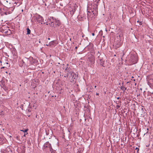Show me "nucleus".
Listing matches in <instances>:
<instances>
[{
	"label": "nucleus",
	"mask_w": 153,
	"mask_h": 153,
	"mask_svg": "<svg viewBox=\"0 0 153 153\" xmlns=\"http://www.w3.org/2000/svg\"><path fill=\"white\" fill-rule=\"evenodd\" d=\"M129 61L131 62V64H134L137 62V57L134 55H131L130 57Z\"/></svg>",
	"instance_id": "4"
},
{
	"label": "nucleus",
	"mask_w": 153,
	"mask_h": 153,
	"mask_svg": "<svg viewBox=\"0 0 153 153\" xmlns=\"http://www.w3.org/2000/svg\"><path fill=\"white\" fill-rule=\"evenodd\" d=\"M2 84L3 85V86H4V82H3L2 83Z\"/></svg>",
	"instance_id": "25"
},
{
	"label": "nucleus",
	"mask_w": 153,
	"mask_h": 153,
	"mask_svg": "<svg viewBox=\"0 0 153 153\" xmlns=\"http://www.w3.org/2000/svg\"><path fill=\"white\" fill-rule=\"evenodd\" d=\"M95 58L93 55H91L88 57V61L89 62V64L91 65L93 64L95 62Z\"/></svg>",
	"instance_id": "5"
},
{
	"label": "nucleus",
	"mask_w": 153,
	"mask_h": 153,
	"mask_svg": "<svg viewBox=\"0 0 153 153\" xmlns=\"http://www.w3.org/2000/svg\"><path fill=\"white\" fill-rule=\"evenodd\" d=\"M117 100H119L120 99V97H117Z\"/></svg>",
	"instance_id": "30"
},
{
	"label": "nucleus",
	"mask_w": 153,
	"mask_h": 153,
	"mask_svg": "<svg viewBox=\"0 0 153 153\" xmlns=\"http://www.w3.org/2000/svg\"><path fill=\"white\" fill-rule=\"evenodd\" d=\"M121 89L122 90H123V91H124L126 89V88L123 85H122L121 87Z\"/></svg>",
	"instance_id": "15"
},
{
	"label": "nucleus",
	"mask_w": 153,
	"mask_h": 153,
	"mask_svg": "<svg viewBox=\"0 0 153 153\" xmlns=\"http://www.w3.org/2000/svg\"><path fill=\"white\" fill-rule=\"evenodd\" d=\"M99 94L98 93H96V95H98Z\"/></svg>",
	"instance_id": "37"
},
{
	"label": "nucleus",
	"mask_w": 153,
	"mask_h": 153,
	"mask_svg": "<svg viewBox=\"0 0 153 153\" xmlns=\"http://www.w3.org/2000/svg\"><path fill=\"white\" fill-rule=\"evenodd\" d=\"M1 10H0V13L1 14V15H3L4 14V11H6L7 8L6 7L4 6V7H3L2 6L1 7Z\"/></svg>",
	"instance_id": "9"
},
{
	"label": "nucleus",
	"mask_w": 153,
	"mask_h": 153,
	"mask_svg": "<svg viewBox=\"0 0 153 153\" xmlns=\"http://www.w3.org/2000/svg\"><path fill=\"white\" fill-rule=\"evenodd\" d=\"M10 66L9 65L8 66V67H9Z\"/></svg>",
	"instance_id": "45"
},
{
	"label": "nucleus",
	"mask_w": 153,
	"mask_h": 153,
	"mask_svg": "<svg viewBox=\"0 0 153 153\" xmlns=\"http://www.w3.org/2000/svg\"><path fill=\"white\" fill-rule=\"evenodd\" d=\"M30 62L32 64L36 63L38 62L37 60L33 59V57H30Z\"/></svg>",
	"instance_id": "11"
},
{
	"label": "nucleus",
	"mask_w": 153,
	"mask_h": 153,
	"mask_svg": "<svg viewBox=\"0 0 153 153\" xmlns=\"http://www.w3.org/2000/svg\"><path fill=\"white\" fill-rule=\"evenodd\" d=\"M96 0H95V1H96Z\"/></svg>",
	"instance_id": "48"
},
{
	"label": "nucleus",
	"mask_w": 153,
	"mask_h": 153,
	"mask_svg": "<svg viewBox=\"0 0 153 153\" xmlns=\"http://www.w3.org/2000/svg\"><path fill=\"white\" fill-rule=\"evenodd\" d=\"M22 62H23V64H24L25 63V62H24V61L23 60H22Z\"/></svg>",
	"instance_id": "31"
},
{
	"label": "nucleus",
	"mask_w": 153,
	"mask_h": 153,
	"mask_svg": "<svg viewBox=\"0 0 153 153\" xmlns=\"http://www.w3.org/2000/svg\"><path fill=\"white\" fill-rule=\"evenodd\" d=\"M77 48V47L76 46V47H75V48L76 49Z\"/></svg>",
	"instance_id": "35"
},
{
	"label": "nucleus",
	"mask_w": 153,
	"mask_h": 153,
	"mask_svg": "<svg viewBox=\"0 0 153 153\" xmlns=\"http://www.w3.org/2000/svg\"><path fill=\"white\" fill-rule=\"evenodd\" d=\"M48 24L50 25L51 27H54V25L53 24V21H51V23H49Z\"/></svg>",
	"instance_id": "17"
},
{
	"label": "nucleus",
	"mask_w": 153,
	"mask_h": 153,
	"mask_svg": "<svg viewBox=\"0 0 153 153\" xmlns=\"http://www.w3.org/2000/svg\"><path fill=\"white\" fill-rule=\"evenodd\" d=\"M6 64H7V65H8V62H6Z\"/></svg>",
	"instance_id": "34"
},
{
	"label": "nucleus",
	"mask_w": 153,
	"mask_h": 153,
	"mask_svg": "<svg viewBox=\"0 0 153 153\" xmlns=\"http://www.w3.org/2000/svg\"><path fill=\"white\" fill-rule=\"evenodd\" d=\"M3 2L4 6L10 8V6H11V4L10 2H8L7 0L6 1H3Z\"/></svg>",
	"instance_id": "8"
},
{
	"label": "nucleus",
	"mask_w": 153,
	"mask_h": 153,
	"mask_svg": "<svg viewBox=\"0 0 153 153\" xmlns=\"http://www.w3.org/2000/svg\"><path fill=\"white\" fill-rule=\"evenodd\" d=\"M7 0H3V1H6Z\"/></svg>",
	"instance_id": "39"
},
{
	"label": "nucleus",
	"mask_w": 153,
	"mask_h": 153,
	"mask_svg": "<svg viewBox=\"0 0 153 153\" xmlns=\"http://www.w3.org/2000/svg\"><path fill=\"white\" fill-rule=\"evenodd\" d=\"M139 25H142V22H139Z\"/></svg>",
	"instance_id": "24"
},
{
	"label": "nucleus",
	"mask_w": 153,
	"mask_h": 153,
	"mask_svg": "<svg viewBox=\"0 0 153 153\" xmlns=\"http://www.w3.org/2000/svg\"><path fill=\"white\" fill-rule=\"evenodd\" d=\"M116 107H117V109H118L120 107V106L118 105H117Z\"/></svg>",
	"instance_id": "23"
},
{
	"label": "nucleus",
	"mask_w": 153,
	"mask_h": 153,
	"mask_svg": "<svg viewBox=\"0 0 153 153\" xmlns=\"http://www.w3.org/2000/svg\"><path fill=\"white\" fill-rule=\"evenodd\" d=\"M28 129H25L23 131L22 130V131H23L24 132H27V131H28Z\"/></svg>",
	"instance_id": "20"
},
{
	"label": "nucleus",
	"mask_w": 153,
	"mask_h": 153,
	"mask_svg": "<svg viewBox=\"0 0 153 153\" xmlns=\"http://www.w3.org/2000/svg\"><path fill=\"white\" fill-rule=\"evenodd\" d=\"M98 53H97V55H98V58L100 61V65L104 67V63L105 62V61L103 60V56H105L104 54L101 55L100 53L99 52H98Z\"/></svg>",
	"instance_id": "1"
},
{
	"label": "nucleus",
	"mask_w": 153,
	"mask_h": 153,
	"mask_svg": "<svg viewBox=\"0 0 153 153\" xmlns=\"http://www.w3.org/2000/svg\"><path fill=\"white\" fill-rule=\"evenodd\" d=\"M50 20H51V19H50V18H49V19H48V20H48V21H49L50 22H51V21Z\"/></svg>",
	"instance_id": "27"
},
{
	"label": "nucleus",
	"mask_w": 153,
	"mask_h": 153,
	"mask_svg": "<svg viewBox=\"0 0 153 153\" xmlns=\"http://www.w3.org/2000/svg\"><path fill=\"white\" fill-rule=\"evenodd\" d=\"M36 19L38 21L42 22L43 20V18L39 15H38L36 17Z\"/></svg>",
	"instance_id": "12"
},
{
	"label": "nucleus",
	"mask_w": 153,
	"mask_h": 153,
	"mask_svg": "<svg viewBox=\"0 0 153 153\" xmlns=\"http://www.w3.org/2000/svg\"><path fill=\"white\" fill-rule=\"evenodd\" d=\"M50 18L51 19H53L54 20H55V19H56V18H54L53 17H50Z\"/></svg>",
	"instance_id": "22"
},
{
	"label": "nucleus",
	"mask_w": 153,
	"mask_h": 153,
	"mask_svg": "<svg viewBox=\"0 0 153 153\" xmlns=\"http://www.w3.org/2000/svg\"><path fill=\"white\" fill-rule=\"evenodd\" d=\"M48 40H50V38H48Z\"/></svg>",
	"instance_id": "38"
},
{
	"label": "nucleus",
	"mask_w": 153,
	"mask_h": 153,
	"mask_svg": "<svg viewBox=\"0 0 153 153\" xmlns=\"http://www.w3.org/2000/svg\"><path fill=\"white\" fill-rule=\"evenodd\" d=\"M4 68V67H2L1 68V69H2V68Z\"/></svg>",
	"instance_id": "33"
},
{
	"label": "nucleus",
	"mask_w": 153,
	"mask_h": 153,
	"mask_svg": "<svg viewBox=\"0 0 153 153\" xmlns=\"http://www.w3.org/2000/svg\"><path fill=\"white\" fill-rule=\"evenodd\" d=\"M55 22L56 23V27H59L61 25V22L59 20L57 19H55Z\"/></svg>",
	"instance_id": "10"
},
{
	"label": "nucleus",
	"mask_w": 153,
	"mask_h": 153,
	"mask_svg": "<svg viewBox=\"0 0 153 153\" xmlns=\"http://www.w3.org/2000/svg\"><path fill=\"white\" fill-rule=\"evenodd\" d=\"M77 153H80V152L79 151H78L77 152Z\"/></svg>",
	"instance_id": "32"
},
{
	"label": "nucleus",
	"mask_w": 153,
	"mask_h": 153,
	"mask_svg": "<svg viewBox=\"0 0 153 153\" xmlns=\"http://www.w3.org/2000/svg\"><path fill=\"white\" fill-rule=\"evenodd\" d=\"M92 35L93 36H94V33H92Z\"/></svg>",
	"instance_id": "26"
},
{
	"label": "nucleus",
	"mask_w": 153,
	"mask_h": 153,
	"mask_svg": "<svg viewBox=\"0 0 153 153\" xmlns=\"http://www.w3.org/2000/svg\"><path fill=\"white\" fill-rule=\"evenodd\" d=\"M10 8L6 7V11H4V13L6 15L11 13L14 9V7L13 6L12 4H11V6H10Z\"/></svg>",
	"instance_id": "3"
},
{
	"label": "nucleus",
	"mask_w": 153,
	"mask_h": 153,
	"mask_svg": "<svg viewBox=\"0 0 153 153\" xmlns=\"http://www.w3.org/2000/svg\"><path fill=\"white\" fill-rule=\"evenodd\" d=\"M28 111H31V110H30V109H28Z\"/></svg>",
	"instance_id": "29"
},
{
	"label": "nucleus",
	"mask_w": 153,
	"mask_h": 153,
	"mask_svg": "<svg viewBox=\"0 0 153 153\" xmlns=\"http://www.w3.org/2000/svg\"><path fill=\"white\" fill-rule=\"evenodd\" d=\"M98 2V1H97L96 3H97Z\"/></svg>",
	"instance_id": "43"
},
{
	"label": "nucleus",
	"mask_w": 153,
	"mask_h": 153,
	"mask_svg": "<svg viewBox=\"0 0 153 153\" xmlns=\"http://www.w3.org/2000/svg\"><path fill=\"white\" fill-rule=\"evenodd\" d=\"M25 136V134H24V136Z\"/></svg>",
	"instance_id": "36"
},
{
	"label": "nucleus",
	"mask_w": 153,
	"mask_h": 153,
	"mask_svg": "<svg viewBox=\"0 0 153 153\" xmlns=\"http://www.w3.org/2000/svg\"><path fill=\"white\" fill-rule=\"evenodd\" d=\"M2 112H3L2 111H1V113L0 114V115H2Z\"/></svg>",
	"instance_id": "28"
},
{
	"label": "nucleus",
	"mask_w": 153,
	"mask_h": 153,
	"mask_svg": "<svg viewBox=\"0 0 153 153\" xmlns=\"http://www.w3.org/2000/svg\"><path fill=\"white\" fill-rule=\"evenodd\" d=\"M135 149L137 150V152H138L139 151V149L137 147H136Z\"/></svg>",
	"instance_id": "21"
},
{
	"label": "nucleus",
	"mask_w": 153,
	"mask_h": 153,
	"mask_svg": "<svg viewBox=\"0 0 153 153\" xmlns=\"http://www.w3.org/2000/svg\"><path fill=\"white\" fill-rule=\"evenodd\" d=\"M18 1H19V0H17Z\"/></svg>",
	"instance_id": "49"
},
{
	"label": "nucleus",
	"mask_w": 153,
	"mask_h": 153,
	"mask_svg": "<svg viewBox=\"0 0 153 153\" xmlns=\"http://www.w3.org/2000/svg\"><path fill=\"white\" fill-rule=\"evenodd\" d=\"M27 34H30V29L29 28H27Z\"/></svg>",
	"instance_id": "16"
},
{
	"label": "nucleus",
	"mask_w": 153,
	"mask_h": 153,
	"mask_svg": "<svg viewBox=\"0 0 153 153\" xmlns=\"http://www.w3.org/2000/svg\"><path fill=\"white\" fill-rule=\"evenodd\" d=\"M4 33H5L7 34V35H10L11 33V30L8 29L7 30L5 31Z\"/></svg>",
	"instance_id": "13"
},
{
	"label": "nucleus",
	"mask_w": 153,
	"mask_h": 153,
	"mask_svg": "<svg viewBox=\"0 0 153 153\" xmlns=\"http://www.w3.org/2000/svg\"><path fill=\"white\" fill-rule=\"evenodd\" d=\"M137 22H140V21H137Z\"/></svg>",
	"instance_id": "41"
},
{
	"label": "nucleus",
	"mask_w": 153,
	"mask_h": 153,
	"mask_svg": "<svg viewBox=\"0 0 153 153\" xmlns=\"http://www.w3.org/2000/svg\"><path fill=\"white\" fill-rule=\"evenodd\" d=\"M96 87V86H95V88Z\"/></svg>",
	"instance_id": "42"
},
{
	"label": "nucleus",
	"mask_w": 153,
	"mask_h": 153,
	"mask_svg": "<svg viewBox=\"0 0 153 153\" xmlns=\"http://www.w3.org/2000/svg\"><path fill=\"white\" fill-rule=\"evenodd\" d=\"M78 75L75 74L74 75V76H71V77H72V78L74 79H75L77 77Z\"/></svg>",
	"instance_id": "19"
},
{
	"label": "nucleus",
	"mask_w": 153,
	"mask_h": 153,
	"mask_svg": "<svg viewBox=\"0 0 153 153\" xmlns=\"http://www.w3.org/2000/svg\"><path fill=\"white\" fill-rule=\"evenodd\" d=\"M4 140V139L2 137H0V144H3Z\"/></svg>",
	"instance_id": "14"
},
{
	"label": "nucleus",
	"mask_w": 153,
	"mask_h": 153,
	"mask_svg": "<svg viewBox=\"0 0 153 153\" xmlns=\"http://www.w3.org/2000/svg\"><path fill=\"white\" fill-rule=\"evenodd\" d=\"M142 110H143V108H142Z\"/></svg>",
	"instance_id": "47"
},
{
	"label": "nucleus",
	"mask_w": 153,
	"mask_h": 153,
	"mask_svg": "<svg viewBox=\"0 0 153 153\" xmlns=\"http://www.w3.org/2000/svg\"><path fill=\"white\" fill-rule=\"evenodd\" d=\"M68 67L66 68L65 69V73H66L67 72V76L68 77V75L70 74L71 76H73L74 77V75L75 74V73L74 72H72L71 71H70V70L69 69V68H68Z\"/></svg>",
	"instance_id": "6"
},
{
	"label": "nucleus",
	"mask_w": 153,
	"mask_h": 153,
	"mask_svg": "<svg viewBox=\"0 0 153 153\" xmlns=\"http://www.w3.org/2000/svg\"><path fill=\"white\" fill-rule=\"evenodd\" d=\"M47 45V46H48L49 45H47H47Z\"/></svg>",
	"instance_id": "40"
},
{
	"label": "nucleus",
	"mask_w": 153,
	"mask_h": 153,
	"mask_svg": "<svg viewBox=\"0 0 153 153\" xmlns=\"http://www.w3.org/2000/svg\"><path fill=\"white\" fill-rule=\"evenodd\" d=\"M0 62L1 63V61H0Z\"/></svg>",
	"instance_id": "44"
},
{
	"label": "nucleus",
	"mask_w": 153,
	"mask_h": 153,
	"mask_svg": "<svg viewBox=\"0 0 153 153\" xmlns=\"http://www.w3.org/2000/svg\"><path fill=\"white\" fill-rule=\"evenodd\" d=\"M114 56H116V55H114Z\"/></svg>",
	"instance_id": "46"
},
{
	"label": "nucleus",
	"mask_w": 153,
	"mask_h": 153,
	"mask_svg": "<svg viewBox=\"0 0 153 153\" xmlns=\"http://www.w3.org/2000/svg\"><path fill=\"white\" fill-rule=\"evenodd\" d=\"M76 9V6H74L71 7V9L70 10V14L71 16H73L74 13Z\"/></svg>",
	"instance_id": "7"
},
{
	"label": "nucleus",
	"mask_w": 153,
	"mask_h": 153,
	"mask_svg": "<svg viewBox=\"0 0 153 153\" xmlns=\"http://www.w3.org/2000/svg\"><path fill=\"white\" fill-rule=\"evenodd\" d=\"M54 41H53L50 42L48 44V45H53L54 44Z\"/></svg>",
	"instance_id": "18"
},
{
	"label": "nucleus",
	"mask_w": 153,
	"mask_h": 153,
	"mask_svg": "<svg viewBox=\"0 0 153 153\" xmlns=\"http://www.w3.org/2000/svg\"><path fill=\"white\" fill-rule=\"evenodd\" d=\"M47 148H48V149L50 152L52 151L53 150L51 145L48 142H46L45 143L43 147V149H46ZM52 152H51L52 153Z\"/></svg>",
	"instance_id": "2"
}]
</instances>
